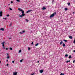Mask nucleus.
Listing matches in <instances>:
<instances>
[{
	"instance_id": "nucleus-1",
	"label": "nucleus",
	"mask_w": 75,
	"mask_h": 75,
	"mask_svg": "<svg viewBox=\"0 0 75 75\" xmlns=\"http://www.w3.org/2000/svg\"><path fill=\"white\" fill-rule=\"evenodd\" d=\"M22 15H20L19 16V17H21V18H22L23 17V16H25V14L24 13V11L22 12Z\"/></svg>"
},
{
	"instance_id": "nucleus-2",
	"label": "nucleus",
	"mask_w": 75,
	"mask_h": 75,
	"mask_svg": "<svg viewBox=\"0 0 75 75\" xmlns=\"http://www.w3.org/2000/svg\"><path fill=\"white\" fill-rule=\"evenodd\" d=\"M5 43V42H3L1 43V44L2 45L3 48L4 49H5V47H4Z\"/></svg>"
},
{
	"instance_id": "nucleus-3",
	"label": "nucleus",
	"mask_w": 75,
	"mask_h": 75,
	"mask_svg": "<svg viewBox=\"0 0 75 75\" xmlns=\"http://www.w3.org/2000/svg\"><path fill=\"white\" fill-rule=\"evenodd\" d=\"M54 13H53V14H52L50 16V18H51L52 17H54Z\"/></svg>"
},
{
	"instance_id": "nucleus-4",
	"label": "nucleus",
	"mask_w": 75,
	"mask_h": 75,
	"mask_svg": "<svg viewBox=\"0 0 75 75\" xmlns=\"http://www.w3.org/2000/svg\"><path fill=\"white\" fill-rule=\"evenodd\" d=\"M2 14H3V12L1 11L0 12V17H1V16H2Z\"/></svg>"
},
{
	"instance_id": "nucleus-5",
	"label": "nucleus",
	"mask_w": 75,
	"mask_h": 75,
	"mask_svg": "<svg viewBox=\"0 0 75 75\" xmlns=\"http://www.w3.org/2000/svg\"><path fill=\"white\" fill-rule=\"evenodd\" d=\"M40 73H42V72H44V70H40Z\"/></svg>"
},
{
	"instance_id": "nucleus-6",
	"label": "nucleus",
	"mask_w": 75,
	"mask_h": 75,
	"mask_svg": "<svg viewBox=\"0 0 75 75\" xmlns=\"http://www.w3.org/2000/svg\"><path fill=\"white\" fill-rule=\"evenodd\" d=\"M17 72H14L13 73V75H17Z\"/></svg>"
},
{
	"instance_id": "nucleus-7",
	"label": "nucleus",
	"mask_w": 75,
	"mask_h": 75,
	"mask_svg": "<svg viewBox=\"0 0 75 75\" xmlns=\"http://www.w3.org/2000/svg\"><path fill=\"white\" fill-rule=\"evenodd\" d=\"M18 10H19V11H23L22 10H21V9L20 8H18Z\"/></svg>"
},
{
	"instance_id": "nucleus-8",
	"label": "nucleus",
	"mask_w": 75,
	"mask_h": 75,
	"mask_svg": "<svg viewBox=\"0 0 75 75\" xmlns=\"http://www.w3.org/2000/svg\"><path fill=\"white\" fill-rule=\"evenodd\" d=\"M32 11V10H29L28 11H27L26 13H28L30 12V11Z\"/></svg>"
},
{
	"instance_id": "nucleus-9",
	"label": "nucleus",
	"mask_w": 75,
	"mask_h": 75,
	"mask_svg": "<svg viewBox=\"0 0 75 75\" xmlns=\"http://www.w3.org/2000/svg\"><path fill=\"white\" fill-rule=\"evenodd\" d=\"M0 30H2V31H4V28H1V29H0Z\"/></svg>"
},
{
	"instance_id": "nucleus-10",
	"label": "nucleus",
	"mask_w": 75,
	"mask_h": 75,
	"mask_svg": "<svg viewBox=\"0 0 75 75\" xmlns=\"http://www.w3.org/2000/svg\"><path fill=\"white\" fill-rule=\"evenodd\" d=\"M46 9V8L45 7H43L42 8V9L43 10H45Z\"/></svg>"
},
{
	"instance_id": "nucleus-11",
	"label": "nucleus",
	"mask_w": 75,
	"mask_h": 75,
	"mask_svg": "<svg viewBox=\"0 0 75 75\" xmlns=\"http://www.w3.org/2000/svg\"><path fill=\"white\" fill-rule=\"evenodd\" d=\"M62 43H63V42L62 41H61L60 42V45H62Z\"/></svg>"
},
{
	"instance_id": "nucleus-12",
	"label": "nucleus",
	"mask_w": 75,
	"mask_h": 75,
	"mask_svg": "<svg viewBox=\"0 0 75 75\" xmlns=\"http://www.w3.org/2000/svg\"><path fill=\"white\" fill-rule=\"evenodd\" d=\"M64 10H65L66 11H67V10H68V8H64Z\"/></svg>"
},
{
	"instance_id": "nucleus-13",
	"label": "nucleus",
	"mask_w": 75,
	"mask_h": 75,
	"mask_svg": "<svg viewBox=\"0 0 75 75\" xmlns=\"http://www.w3.org/2000/svg\"><path fill=\"white\" fill-rule=\"evenodd\" d=\"M69 38H70V39H72V36H69Z\"/></svg>"
},
{
	"instance_id": "nucleus-14",
	"label": "nucleus",
	"mask_w": 75,
	"mask_h": 75,
	"mask_svg": "<svg viewBox=\"0 0 75 75\" xmlns=\"http://www.w3.org/2000/svg\"><path fill=\"white\" fill-rule=\"evenodd\" d=\"M63 47H65V43H63Z\"/></svg>"
},
{
	"instance_id": "nucleus-15",
	"label": "nucleus",
	"mask_w": 75,
	"mask_h": 75,
	"mask_svg": "<svg viewBox=\"0 0 75 75\" xmlns=\"http://www.w3.org/2000/svg\"><path fill=\"white\" fill-rule=\"evenodd\" d=\"M63 41H64L65 42H68V41H67L66 40H64Z\"/></svg>"
},
{
	"instance_id": "nucleus-16",
	"label": "nucleus",
	"mask_w": 75,
	"mask_h": 75,
	"mask_svg": "<svg viewBox=\"0 0 75 75\" xmlns=\"http://www.w3.org/2000/svg\"><path fill=\"white\" fill-rule=\"evenodd\" d=\"M72 58V56H71V55H70L69 57V58Z\"/></svg>"
},
{
	"instance_id": "nucleus-17",
	"label": "nucleus",
	"mask_w": 75,
	"mask_h": 75,
	"mask_svg": "<svg viewBox=\"0 0 75 75\" xmlns=\"http://www.w3.org/2000/svg\"><path fill=\"white\" fill-rule=\"evenodd\" d=\"M25 21H27V22H28V21H29L28 19H25Z\"/></svg>"
},
{
	"instance_id": "nucleus-18",
	"label": "nucleus",
	"mask_w": 75,
	"mask_h": 75,
	"mask_svg": "<svg viewBox=\"0 0 75 75\" xmlns=\"http://www.w3.org/2000/svg\"><path fill=\"white\" fill-rule=\"evenodd\" d=\"M38 43H37L36 44H35V46L37 47V46H38Z\"/></svg>"
},
{
	"instance_id": "nucleus-19",
	"label": "nucleus",
	"mask_w": 75,
	"mask_h": 75,
	"mask_svg": "<svg viewBox=\"0 0 75 75\" xmlns=\"http://www.w3.org/2000/svg\"><path fill=\"white\" fill-rule=\"evenodd\" d=\"M68 6H69L70 4H71V3H68Z\"/></svg>"
},
{
	"instance_id": "nucleus-20",
	"label": "nucleus",
	"mask_w": 75,
	"mask_h": 75,
	"mask_svg": "<svg viewBox=\"0 0 75 75\" xmlns=\"http://www.w3.org/2000/svg\"><path fill=\"white\" fill-rule=\"evenodd\" d=\"M70 61H71L69 60V61H67L66 62L67 63H68V62H70Z\"/></svg>"
},
{
	"instance_id": "nucleus-21",
	"label": "nucleus",
	"mask_w": 75,
	"mask_h": 75,
	"mask_svg": "<svg viewBox=\"0 0 75 75\" xmlns=\"http://www.w3.org/2000/svg\"><path fill=\"white\" fill-rule=\"evenodd\" d=\"M20 34H23V32H20Z\"/></svg>"
},
{
	"instance_id": "nucleus-22",
	"label": "nucleus",
	"mask_w": 75,
	"mask_h": 75,
	"mask_svg": "<svg viewBox=\"0 0 75 75\" xmlns=\"http://www.w3.org/2000/svg\"><path fill=\"white\" fill-rule=\"evenodd\" d=\"M9 49L11 50H13V49L12 48L10 47Z\"/></svg>"
},
{
	"instance_id": "nucleus-23",
	"label": "nucleus",
	"mask_w": 75,
	"mask_h": 75,
	"mask_svg": "<svg viewBox=\"0 0 75 75\" xmlns=\"http://www.w3.org/2000/svg\"><path fill=\"white\" fill-rule=\"evenodd\" d=\"M3 19H4L5 20H7V18H3Z\"/></svg>"
},
{
	"instance_id": "nucleus-24",
	"label": "nucleus",
	"mask_w": 75,
	"mask_h": 75,
	"mask_svg": "<svg viewBox=\"0 0 75 75\" xmlns=\"http://www.w3.org/2000/svg\"><path fill=\"white\" fill-rule=\"evenodd\" d=\"M53 14H54V15H56V14H57V13L55 12L54 13H53Z\"/></svg>"
},
{
	"instance_id": "nucleus-25",
	"label": "nucleus",
	"mask_w": 75,
	"mask_h": 75,
	"mask_svg": "<svg viewBox=\"0 0 75 75\" xmlns=\"http://www.w3.org/2000/svg\"><path fill=\"white\" fill-rule=\"evenodd\" d=\"M9 9L10 10H12V9L10 7H9Z\"/></svg>"
},
{
	"instance_id": "nucleus-26",
	"label": "nucleus",
	"mask_w": 75,
	"mask_h": 75,
	"mask_svg": "<svg viewBox=\"0 0 75 75\" xmlns=\"http://www.w3.org/2000/svg\"><path fill=\"white\" fill-rule=\"evenodd\" d=\"M21 52V50H20L19 51V52Z\"/></svg>"
},
{
	"instance_id": "nucleus-27",
	"label": "nucleus",
	"mask_w": 75,
	"mask_h": 75,
	"mask_svg": "<svg viewBox=\"0 0 75 75\" xmlns=\"http://www.w3.org/2000/svg\"><path fill=\"white\" fill-rule=\"evenodd\" d=\"M68 56V54H66L65 55V57H67Z\"/></svg>"
},
{
	"instance_id": "nucleus-28",
	"label": "nucleus",
	"mask_w": 75,
	"mask_h": 75,
	"mask_svg": "<svg viewBox=\"0 0 75 75\" xmlns=\"http://www.w3.org/2000/svg\"><path fill=\"white\" fill-rule=\"evenodd\" d=\"M7 59H8L9 58H10V57H9V56H8L7 57Z\"/></svg>"
},
{
	"instance_id": "nucleus-29",
	"label": "nucleus",
	"mask_w": 75,
	"mask_h": 75,
	"mask_svg": "<svg viewBox=\"0 0 75 75\" xmlns=\"http://www.w3.org/2000/svg\"><path fill=\"white\" fill-rule=\"evenodd\" d=\"M60 75H64V74L61 73Z\"/></svg>"
},
{
	"instance_id": "nucleus-30",
	"label": "nucleus",
	"mask_w": 75,
	"mask_h": 75,
	"mask_svg": "<svg viewBox=\"0 0 75 75\" xmlns=\"http://www.w3.org/2000/svg\"><path fill=\"white\" fill-rule=\"evenodd\" d=\"M17 1H18V2H20V1L19 0H16Z\"/></svg>"
},
{
	"instance_id": "nucleus-31",
	"label": "nucleus",
	"mask_w": 75,
	"mask_h": 75,
	"mask_svg": "<svg viewBox=\"0 0 75 75\" xmlns=\"http://www.w3.org/2000/svg\"><path fill=\"white\" fill-rule=\"evenodd\" d=\"M23 59H22L21 60H20V62H22V61H23Z\"/></svg>"
},
{
	"instance_id": "nucleus-32",
	"label": "nucleus",
	"mask_w": 75,
	"mask_h": 75,
	"mask_svg": "<svg viewBox=\"0 0 75 75\" xmlns=\"http://www.w3.org/2000/svg\"><path fill=\"white\" fill-rule=\"evenodd\" d=\"M9 16H10V15H8V14L6 16H7V17H9Z\"/></svg>"
},
{
	"instance_id": "nucleus-33",
	"label": "nucleus",
	"mask_w": 75,
	"mask_h": 75,
	"mask_svg": "<svg viewBox=\"0 0 75 75\" xmlns=\"http://www.w3.org/2000/svg\"><path fill=\"white\" fill-rule=\"evenodd\" d=\"M6 54H7V56H9V54H8V53H6Z\"/></svg>"
},
{
	"instance_id": "nucleus-34",
	"label": "nucleus",
	"mask_w": 75,
	"mask_h": 75,
	"mask_svg": "<svg viewBox=\"0 0 75 75\" xmlns=\"http://www.w3.org/2000/svg\"><path fill=\"white\" fill-rule=\"evenodd\" d=\"M73 43H74V44H75V40H74V41H73Z\"/></svg>"
},
{
	"instance_id": "nucleus-35",
	"label": "nucleus",
	"mask_w": 75,
	"mask_h": 75,
	"mask_svg": "<svg viewBox=\"0 0 75 75\" xmlns=\"http://www.w3.org/2000/svg\"><path fill=\"white\" fill-rule=\"evenodd\" d=\"M31 44H32V45L34 44V42H32V43H31Z\"/></svg>"
},
{
	"instance_id": "nucleus-36",
	"label": "nucleus",
	"mask_w": 75,
	"mask_h": 75,
	"mask_svg": "<svg viewBox=\"0 0 75 75\" xmlns=\"http://www.w3.org/2000/svg\"><path fill=\"white\" fill-rule=\"evenodd\" d=\"M22 33H25V30H23L22 31Z\"/></svg>"
},
{
	"instance_id": "nucleus-37",
	"label": "nucleus",
	"mask_w": 75,
	"mask_h": 75,
	"mask_svg": "<svg viewBox=\"0 0 75 75\" xmlns=\"http://www.w3.org/2000/svg\"><path fill=\"white\" fill-rule=\"evenodd\" d=\"M28 50H30V48L28 47Z\"/></svg>"
},
{
	"instance_id": "nucleus-38",
	"label": "nucleus",
	"mask_w": 75,
	"mask_h": 75,
	"mask_svg": "<svg viewBox=\"0 0 75 75\" xmlns=\"http://www.w3.org/2000/svg\"><path fill=\"white\" fill-rule=\"evenodd\" d=\"M11 23H10V25H9V26H11Z\"/></svg>"
},
{
	"instance_id": "nucleus-39",
	"label": "nucleus",
	"mask_w": 75,
	"mask_h": 75,
	"mask_svg": "<svg viewBox=\"0 0 75 75\" xmlns=\"http://www.w3.org/2000/svg\"><path fill=\"white\" fill-rule=\"evenodd\" d=\"M73 63H75V60H74L73 61Z\"/></svg>"
},
{
	"instance_id": "nucleus-40",
	"label": "nucleus",
	"mask_w": 75,
	"mask_h": 75,
	"mask_svg": "<svg viewBox=\"0 0 75 75\" xmlns=\"http://www.w3.org/2000/svg\"><path fill=\"white\" fill-rule=\"evenodd\" d=\"M34 75V73H33V74H31L30 75Z\"/></svg>"
},
{
	"instance_id": "nucleus-41",
	"label": "nucleus",
	"mask_w": 75,
	"mask_h": 75,
	"mask_svg": "<svg viewBox=\"0 0 75 75\" xmlns=\"http://www.w3.org/2000/svg\"><path fill=\"white\" fill-rule=\"evenodd\" d=\"M8 38L9 39V40L11 39V38Z\"/></svg>"
},
{
	"instance_id": "nucleus-42",
	"label": "nucleus",
	"mask_w": 75,
	"mask_h": 75,
	"mask_svg": "<svg viewBox=\"0 0 75 75\" xmlns=\"http://www.w3.org/2000/svg\"><path fill=\"white\" fill-rule=\"evenodd\" d=\"M8 65H9L8 64H6V66H8Z\"/></svg>"
},
{
	"instance_id": "nucleus-43",
	"label": "nucleus",
	"mask_w": 75,
	"mask_h": 75,
	"mask_svg": "<svg viewBox=\"0 0 75 75\" xmlns=\"http://www.w3.org/2000/svg\"><path fill=\"white\" fill-rule=\"evenodd\" d=\"M13 3V1H11V3L12 4V3Z\"/></svg>"
},
{
	"instance_id": "nucleus-44",
	"label": "nucleus",
	"mask_w": 75,
	"mask_h": 75,
	"mask_svg": "<svg viewBox=\"0 0 75 75\" xmlns=\"http://www.w3.org/2000/svg\"><path fill=\"white\" fill-rule=\"evenodd\" d=\"M13 63H14V61H12Z\"/></svg>"
},
{
	"instance_id": "nucleus-45",
	"label": "nucleus",
	"mask_w": 75,
	"mask_h": 75,
	"mask_svg": "<svg viewBox=\"0 0 75 75\" xmlns=\"http://www.w3.org/2000/svg\"><path fill=\"white\" fill-rule=\"evenodd\" d=\"M6 50H8V48H6Z\"/></svg>"
},
{
	"instance_id": "nucleus-46",
	"label": "nucleus",
	"mask_w": 75,
	"mask_h": 75,
	"mask_svg": "<svg viewBox=\"0 0 75 75\" xmlns=\"http://www.w3.org/2000/svg\"><path fill=\"white\" fill-rule=\"evenodd\" d=\"M73 52H75V50H74Z\"/></svg>"
},
{
	"instance_id": "nucleus-47",
	"label": "nucleus",
	"mask_w": 75,
	"mask_h": 75,
	"mask_svg": "<svg viewBox=\"0 0 75 75\" xmlns=\"http://www.w3.org/2000/svg\"><path fill=\"white\" fill-rule=\"evenodd\" d=\"M39 61H38V62H37L38 63H39Z\"/></svg>"
},
{
	"instance_id": "nucleus-48",
	"label": "nucleus",
	"mask_w": 75,
	"mask_h": 75,
	"mask_svg": "<svg viewBox=\"0 0 75 75\" xmlns=\"http://www.w3.org/2000/svg\"><path fill=\"white\" fill-rule=\"evenodd\" d=\"M52 2H54V0H53V1H52Z\"/></svg>"
},
{
	"instance_id": "nucleus-49",
	"label": "nucleus",
	"mask_w": 75,
	"mask_h": 75,
	"mask_svg": "<svg viewBox=\"0 0 75 75\" xmlns=\"http://www.w3.org/2000/svg\"><path fill=\"white\" fill-rule=\"evenodd\" d=\"M6 62H8V60H6Z\"/></svg>"
},
{
	"instance_id": "nucleus-50",
	"label": "nucleus",
	"mask_w": 75,
	"mask_h": 75,
	"mask_svg": "<svg viewBox=\"0 0 75 75\" xmlns=\"http://www.w3.org/2000/svg\"><path fill=\"white\" fill-rule=\"evenodd\" d=\"M62 22H63V21H62Z\"/></svg>"
},
{
	"instance_id": "nucleus-51",
	"label": "nucleus",
	"mask_w": 75,
	"mask_h": 75,
	"mask_svg": "<svg viewBox=\"0 0 75 75\" xmlns=\"http://www.w3.org/2000/svg\"><path fill=\"white\" fill-rule=\"evenodd\" d=\"M8 6H10V4H8Z\"/></svg>"
},
{
	"instance_id": "nucleus-52",
	"label": "nucleus",
	"mask_w": 75,
	"mask_h": 75,
	"mask_svg": "<svg viewBox=\"0 0 75 75\" xmlns=\"http://www.w3.org/2000/svg\"><path fill=\"white\" fill-rule=\"evenodd\" d=\"M1 62V61H0V63Z\"/></svg>"
},
{
	"instance_id": "nucleus-53",
	"label": "nucleus",
	"mask_w": 75,
	"mask_h": 75,
	"mask_svg": "<svg viewBox=\"0 0 75 75\" xmlns=\"http://www.w3.org/2000/svg\"><path fill=\"white\" fill-rule=\"evenodd\" d=\"M74 2H75V1H74Z\"/></svg>"
}]
</instances>
